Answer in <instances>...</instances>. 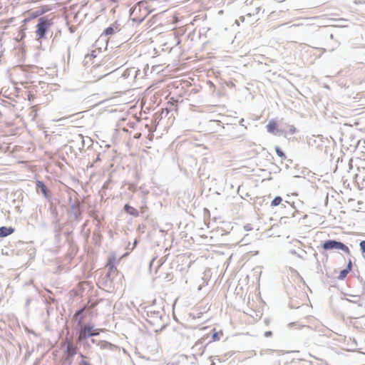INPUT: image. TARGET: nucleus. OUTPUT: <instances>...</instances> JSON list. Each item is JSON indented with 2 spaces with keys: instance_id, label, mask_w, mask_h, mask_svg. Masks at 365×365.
I'll use <instances>...</instances> for the list:
<instances>
[{
  "instance_id": "obj_32",
  "label": "nucleus",
  "mask_w": 365,
  "mask_h": 365,
  "mask_svg": "<svg viewBox=\"0 0 365 365\" xmlns=\"http://www.w3.org/2000/svg\"><path fill=\"white\" fill-rule=\"evenodd\" d=\"M290 253L292 254V255H296L297 254L295 250H291Z\"/></svg>"
},
{
  "instance_id": "obj_7",
  "label": "nucleus",
  "mask_w": 365,
  "mask_h": 365,
  "mask_svg": "<svg viewBox=\"0 0 365 365\" xmlns=\"http://www.w3.org/2000/svg\"><path fill=\"white\" fill-rule=\"evenodd\" d=\"M71 143H73L74 145L79 150H81L84 148V138L81 134H78L73 136V139H72Z\"/></svg>"
},
{
  "instance_id": "obj_3",
  "label": "nucleus",
  "mask_w": 365,
  "mask_h": 365,
  "mask_svg": "<svg viewBox=\"0 0 365 365\" xmlns=\"http://www.w3.org/2000/svg\"><path fill=\"white\" fill-rule=\"evenodd\" d=\"M322 247L324 250H340L348 255L350 254V250L345 244L335 240H328L323 242Z\"/></svg>"
},
{
  "instance_id": "obj_5",
  "label": "nucleus",
  "mask_w": 365,
  "mask_h": 365,
  "mask_svg": "<svg viewBox=\"0 0 365 365\" xmlns=\"http://www.w3.org/2000/svg\"><path fill=\"white\" fill-rule=\"evenodd\" d=\"M69 214L71 217H73V220L78 222L82 220V210L78 202L71 205Z\"/></svg>"
},
{
  "instance_id": "obj_6",
  "label": "nucleus",
  "mask_w": 365,
  "mask_h": 365,
  "mask_svg": "<svg viewBox=\"0 0 365 365\" xmlns=\"http://www.w3.org/2000/svg\"><path fill=\"white\" fill-rule=\"evenodd\" d=\"M77 353V346L71 342H68L66 349V356L65 361H68L70 364L71 363V358Z\"/></svg>"
},
{
  "instance_id": "obj_34",
  "label": "nucleus",
  "mask_w": 365,
  "mask_h": 365,
  "mask_svg": "<svg viewBox=\"0 0 365 365\" xmlns=\"http://www.w3.org/2000/svg\"><path fill=\"white\" fill-rule=\"evenodd\" d=\"M240 21H244L245 16H240Z\"/></svg>"
},
{
  "instance_id": "obj_20",
  "label": "nucleus",
  "mask_w": 365,
  "mask_h": 365,
  "mask_svg": "<svg viewBox=\"0 0 365 365\" xmlns=\"http://www.w3.org/2000/svg\"><path fill=\"white\" fill-rule=\"evenodd\" d=\"M297 131V129L293 125H289L288 127V130L286 131L285 134H288V135H293L296 133Z\"/></svg>"
},
{
  "instance_id": "obj_19",
  "label": "nucleus",
  "mask_w": 365,
  "mask_h": 365,
  "mask_svg": "<svg viewBox=\"0 0 365 365\" xmlns=\"http://www.w3.org/2000/svg\"><path fill=\"white\" fill-rule=\"evenodd\" d=\"M275 151H276L277 155L279 157L282 158H286L284 153L283 152V150L279 146H276L275 147Z\"/></svg>"
},
{
  "instance_id": "obj_8",
  "label": "nucleus",
  "mask_w": 365,
  "mask_h": 365,
  "mask_svg": "<svg viewBox=\"0 0 365 365\" xmlns=\"http://www.w3.org/2000/svg\"><path fill=\"white\" fill-rule=\"evenodd\" d=\"M36 188L40 190L46 198H48L50 195L46 185L42 181H36Z\"/></svg>"
},
{
  "instance_id": "obj_12",
  "label": "nucleus",
  "mask_w": 365,
  "mask_h": 365,
  "mask_svg": "<svg viewBox=\"0 0 365 365\" xmlns=\"http://www.w3.org/2000/svg\"><path fill=\"white\" fill-rule=\"evenodd\" d=\"M97 346L101 349H110L113 345L106 341H99L97 343Z\"/></svg>"
},
{
  "instance_id": "obj_24",
  "label": "nucleus",
  "mask_w": 365,
  "mask_h": 365,
  "mask_svg": "<svg viewBox=\"0 0 365 365\" xmlns=\"http://www.w3.org/2000/svg\"><path fill=\"white\" fill-rule=\"evenodd\" d=\"M51 214H52V215H53V216L56 218V219H57V215H58V212H57V210H56V208L52 209V210H51Z\"/></svg>"
},
{
  "instance_id": "obj_25",
  "label": "nucleus",
  "mask_w": 365,
  "mask_h": 365,
  "mask_svg": "<svg viewBox=\"0 0 365 365\" xmlns=\"http://www.w3.org/2000/svg\"><path fill=\"white\" fill-rule=\"evenodd\" d=\"M351 268H352V263H351V260H349V262H348V264H347V267H346V269L348 271H349V272H350V271L351 270Z\"/></svg>"
},
{
  "instance_id": "obj_10",
  "label": "nucleus",
  "mask_w": 365,
  "mask_h": 365,
  "mask_svg": "<svg viewBox=\"0 0 365 365\" xmlns=\"http://www.w3.org/2000/svg\"><path fill=\"white\" fill-rule=\"evenodd\" d=\"M124 210L128 213L129 215H133L134 217H137L138 216V210H136L135 208H134L133 207L129 205L128 204H126L125 206H124Z\"/></svg>"
},
{
  "instance_id": "obj_39",
  "label": "nucleus",
  "mask_w": 365,
  "mask_h": 365,
  "mask_svg": "<svg viewBox=\"0 0 365 365\" xmlns=\"http://www.w3.org/2000/svg\"><path fill=\"white\" fill-rule=\"evenodd\" d=\"M259 9H260L259 8H257V13H258V12H259Z\"/></svg>"
},
{
  "instance_id": "obj_22",
  "label": "nucleus",
  "mask_w": 365,
  "mask_h": 365,
  "mask_svg": "<svg viewBox=\"0 0 365 365\" xmlns=\"http://www.w3.org/2000/svg\"><path fill=\"white\" fill-rule=\"evenodd\" d=\"M115 271H116V268L114 267L113 265H110L109 266L108 273L107 274V276L108 277H110L112 274H115Z\"/></svg>"
},
{
  "instance_id": "obj_11",
  "label": "nucleus",
  "mask_w": 365,
  "mask_h": 365,
  "mask_svg": "<svg viewBox=\"0 0 365 365\" xmlns=\"http://www.w3.org/2000/svg\"><path fill=\"white\" fill-rule=\"evenodd\" d=\"M119 29H118V25L116 24H113L111 25L110 26H108V28H106L104 31H103V34L106 35V36H108V35H112L116 31H118Z\"/></svg>"
},
{
  "instance_id": "obj_41",
  "label": "nucleus",
  "mask_w": 365,
  "mask_h": 365,
  "mask_svg": "<svg viewBox=\"0 0 365 365\" xmlns=\"http://www.w3.org/2000/svg\"><path fill=\"white\" fill-rule=\"evenodd\" d=\"M244 119L241 120V124L243 123Z\"/></svg>"
},
{
  "instance_id": "obj_18",
  "label": "nucleus",
  "mask_w": 365,
  "mask_h": 365,
  "mask_svg": "<svg viewBox=\"0 0 365 365\" xmlns=\"http://www.w3.org/2000/svg\"><path fill=\"white\" fill-rule=\"evenodd\" d=\"M58 222H59V220L58 219H56V220L53 221L54 232H55V233L61 232V225H59Z\"/></svg>"
},
{
  "instance_id": "obj_9",
  "label": "nucleus",
  "mask_w": 365,
  "mask_h": 365,
  "mask_svg": "<svg viewBox=\"0 0 365 365\" xmlns=\"http://www.w3.org/2000/svg\"><path fill=\"white\" fill-rule=\"evenodd\" d=\"M14 228L12 227L2 226L0 227V238L6 237L14 232Z\"/></svg>"
},
{
  "instance_id": "obj_40",
  "label": "nucleus",
  "mask_w": 365,
  "mask_h": 365,
  "mask_svg": "<svg viewBox=\"0 0 365 365\" xmlns=\"http://www.w3.org/2000/svg\"><path fill=\"white\" fill-rule=\"evenodd\" d=\"M162 327H165V323L163 322V324L161 325Z\"/></svg>"
},
{
  "instance_id": "obj_31",
  "label": "nucleus",
  "mask_w": 365,
  "mask_h": 365,
  "mask_svg": "<svg viewBox=\"0 0 365 365\" xmlns=\"http://www.w3.org/2000/svg\"><path fill=\"white\" fill-rule=\"evenodd\" d=\"M98 341H97L96 339H91V342L93 344H96L97 345V343H98Z\"/></svg>"
},
{
  "instance_id": "obj_15",
  "label": "nucleus",
  "mask_w": 365,
  "mask_h": 365,
  "mask_svg": "<svg viewBox=\"0 0 365 365\" xmlns=\"http://www.w3.org/2000/svg\"><path fill=\"white\" fill-rule=\"evenodd\" d=\"M86 307H83L81 309H80L79 310H78L75 314H74V318L77 320V322L78 321V319H80V317H83V312H84V310H85Z\"/></svg>"
},
{
  "instance_id": "obj_35",
  "label": "nucleus",
  "mask_w": 365,
  "mask_h": 365,
  "mask_svg": "<svg viewBox=\"0 0 365 365\" xmlns=\"http://www.w3.org/2000/svg\"><path fill=\"white\" fill-rule=\"evenodd\" d=\"M329 38H330L331 39H333V38H334V36H333V34H329Z\"/></svg>"
},
{
  "instance_id": "obj_37",
  "label": "nucleus",
  "mask_w": 365,
  "mask_h": 365,
  "mask_svg": "<svg viewBox=\"0 0 365 365\" xmlns=\"http://www.w3.org/2000/svg\"><path fill=\"white\" fill-rule=\"evenodd\" d=\"M80 356H81V358H83H83H85L84 355H83V354H81V353H80Z\"/></svg>"
},
{
  "instance_id": "obj_16",
  "label": "nucleus",
  "mask_w": 365,
  "mask_h": 365,
  "mask_svg": "<svg viewBox=\"0 0 365 365\" xmlns=\"http://www.w3.org/2000/svg\"><path fill=\"white\" fill-rule=\"evenodd\" d=\"M282 198L280 196H277L272 200L271 205L273 207L277 206L282 202Z\"/></svg>"
},
{
  "instance_id": "obj_4",
  "label": "nucleus",
  "mask_w": 365,
  "mask_h": 365,
  "mask_svg": "<svg viewBox=\"0 0 365 365\" xmlns=\"http://www.w3.org/2000/svg\"><path fill=\"white\" fill-rule=\"evenodd\" d=\"M147 315L149 318L148 322L153 325H159L158 322L166 318L164 310H156L152 307L148 310Z\"/></svg>"
},
{
  "instance_id": "obj_30",
  "label": "nucleus",
  "mask_w": 365,
  "mask_h": 365,
  "mask_svg": "<svg viewBox=\"0 0 365 365\" xmlns=\"http://www.w3.org/2000/svg\"><path fill=\"white\" fill-rule=\"evenodd\" d=\"M245 228L246 230H252V227L250 225H247L245 226Z\"/></svg>"
},
{
  "instance_id": "obj_23",
  "label": "nucleus",
  "mask_w": 365,
  "mask_h": 365,
  "mask_svg": "<svg viewBox=\"0 0 365 365\" xmlns=\"http://www.w3.org/2000/svg\"><path fill=\"white\" fill-rule=\"evenodd\" d=\"M359 247L361 252L365 253V240H362L359 243Z\"/></svg>"
},
{
  "instance_id": "obj_1",
  "label": "nucleus",
  "mask_w": 365,
  "mask_h": 365,
  "mask_svg": "<svg viewBox=\"0 0 365 365\" xmlns=\"http://www.w3.org/2000/svg\"><path fill=\"white\" fill-rule=\"evenodd\" d=\"M78 326L80 327V329L78 333L77 341H84L83 346L90 348L91 344L85 341L90 337H93V324L90 323L83 324V317H81L78 321Z\"/></svg>"
},
{
  "instance_id": "obj_21",
  "label": "nucleus",
  "mask_w": 365,
  "mask_h": 365,
  "mask_svg": "<svg viewBox=\"0 0 365 365\" xmlns=\"http://www.w3.org/2000/svg\"><path fill=\"white\" fill-rule=\"evenodd\" d=\"M102 331H103V329H95L94 326L93 325V331H92V334H93V337L98 336L100 334V333L102 332Z\"/></svg>"
},
{
  "instance_id": "obj_26",
  "label": "nucleus",
  "mask_w": 365,
  "mask_h": 365,
  "mask_svg": "<svg viewBox=\"0 0 365 365\" xmlns=\"http://www.w3.org/2000/svg\"><path fill=\"white\" fill-rule=\"evenodd\" d=\"M264 335L265 337H269V336H271L272 335V333L271 331H267L264 332Z\"/></svg>"
},
{
  "instance_id": "obj_28",
  "label": "nucleus",
  "mask_w": 365,
  "mask_h": 365,
  "mask_svg": "<svg viewBox=\"0 0 365 365\" xmlns=\"http://www.w3.org/2000/svg\"><path fill=\"white\" fill-rule=\"evenodd\" d=\"M212 339L213 340H217L219 339V337H218V334L216 332V333H214L212 334Z\"/></svg>"
},
{
  "instance_id": "obj_29",
  "label": "nucleus",
  "mask_w": 365,
  "mask_h": 365,
  "mask_svg": "<svg viewBox=\"0 0 365 365\" xmlns=\"http://www.w3.org/2000/svg\"><path fill=\"white\" fill-rule=\"evenodd\" d=\"M61 237V232L55 233V238L56 240H59Z\"/></svg>"
},
{
  "instance_id": "obj_13",
  "label": "nucleus",
  "mask_w": 365,
  "mask_h": 365,
  "mask_svg": "<svg viewBox=\"0 0 365 365\" xmlns=\"http://www.w3.org/2000/svg\"><path fill=\"white\" fill-rule=\"evenodd\" d=\"M277 129V123L276 122L271 120L267 125V130L269 133H273L274 130Z\"/></svg>"
},
{
  "instance_id": "obj_33",
  "label": "nucleus",
  "mask_w": 365,
  "mask_h": 365,
  "mask_svg": "<svg viewBox=\"0 0 365 365\" xmlns=\"http://www.w3.org/2000/svg\"><path fill=\"white\" fill-rule=\"evenodd\" d=\"M297 325L295 323H290L289 324V327H292Z\"/></svg>"
},
{
  "instance_id": "obj_17",
  "label": "nucleus",
  "mask_w": 365,
  "mask_h": 365,
  "mask_svg": "<svg viewBox=\"0 0 365 365\" xmlns=\"http://www.w3.org/2000/svg\"><path fill=\"white\" fill-rule=\"evenodd\" d=\"M349 272V271H348L346 269H344L341 270L339 275L338 277V279L340 280L344 279L347 276Z\"/></svg>"
},
{
  "instance_id": "obj_2",
  "label": "nucleus",
  "mask_w": 365,
  "mask_h": 365,
  "mask_svg": "<svg viewBox=\"0 0 365 365\" xmlns=\"http://www.w3.org/2000/svg\"><path fill=\"white\" fill-rule=\"evenodd\" d=\"M51 25L52 23L51 20L46 16L41 17L38 19L36 31L37 40L39 41L46 38V34Z\"/></svg>"
},
{
  "instance_id": "obj_27",
  "label": "nucleus",
  "mask_w": 365,
  "mask_h": 365,
  "mask_svg": "<svg viewBox=\"0 0 365 365\" xmlns=\"http://www.w3.org/2000/svg\"><path fill=\"white\" fill-rule=\"evenodd\" d=\"M80 365H91V364L89 362H88L87 361L82 360L80 362Z\"/></svg>"
},
{
  "instance_id": "obj_38",
  "label": "nucleus",
  "mask_w": 365,
  "mask_h": 365,
  "mask_svg": "<svg viewBox=\"0 0 365 365\" xmlns=\"http://www.w3.org/2000/svg\"><path fill=\"white\" fill-rule=\"evenodd\" d=\"M210 365H215V363L213 360H212Z\"/></svg>"
},
{
  "instance_id": "obj_36",
  "label": "nucleus",
  "mask_w": 365,
  "mask_h": 365,
  "mask_svg": "<svg viewBox=\"0 0 365 365\" xmlns=\"http://www.w3.org/2000/svg\"><path fill=\"white\" fill-rule=\"evenodd\" d=\"M98 160H100L99 155L97 156L96 160V162H97V161H98Z\"/></svg>"
},
{
  "instance_id": "obj_14",
  "label": "nucleus",
  "mask_w": 365,
  "mask_h": 365,
  "mask_svg": "<svg viewBox=\"0 0 365 365\" xmlns=\"http://www.w3.org/2000/svg\"><path fill=\"white\" fill-rule=\"evenodd\" d=\"M96 51H93L91 54L86 55L84 59L85 63L88 64L89 61H91L93 58L96 57Z\"/></svg>"
}]
</instances>
